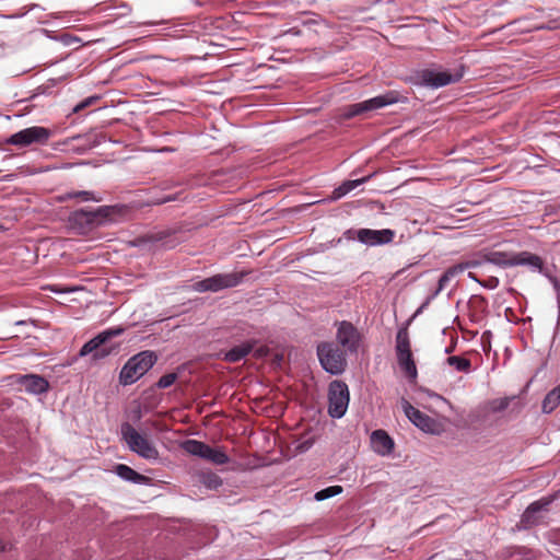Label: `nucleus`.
Returning a JSON list of instances; mask_svg holds the SVG:
<instances>
[{"label":"nucleus","mask_w":560,"mask_h":560,"mask_svg":"<svg viewBox=\"0 0 560 560\" xmlns=\"http://www.w3.org/2000/svg\"><path fill=\"white\" fill-rule=\"evenodd\" d=\"M158 361L154 351L144 350L127 360L119 373V383L124 386L136 383L148 373Z\"/></svg>","instance_id":"nucleus-1"},{"label":"nucleus","mask_w":560,"mask_h":560,"mask_svg":"<svg viewBox=\"0 0 560 560\" xmlns=\"http://www.w3.org/2000/svg\"><path fill=\"white\" fill-rule=\"evenodd\" d=\"M120 433L131 452L147 460L159 459L160 454L153 442L148 436L139 433L129 422L121 424Z\"/></svg>","instance_id":"nucleus-2"},{"label":"nucleus","mask_w":560,"mask_h":560,"mask_svg":"<svg viewBox=\"0 0 560 560\" xmlns=\"http://www.w3.org/2000/svg\"><path fill=\"white\" fill-rule=\"evenodd\" d=\"M395 352L399 368L410 382H415L418 371L411 352V342L408 326L400 327L396 334Z\"/></svg>","instance_id":"nucleus-3"},{"label":"nucleus","mask_w":560,"mask_h":560,"mask_svg":"<svg viewBox=\"0 0 560 560\" xmlns=\"http://www.w3.org/2000/svg\"><path fill=\"white\" fill-rule=\"evenodd\" d=\"M124 331L125 329L122 327H114L100 332L82 346L79 355L85 357L93 354L94 360L108 357L118 348L116 345H108V341L114 337L120 336Z\"/></svg>","instance_id":"nucleus-4"},{"label":"nucleus","mask_w":560,"mask_h":560,"mask_svg":"<svg viewBox=\"0 0 560 560\" xmlns=\"http://www.w3.org/2000/svg\"><path fill=\"white\" fill-rule=\"evenodd\" d=\"M347 353L331 341H323L317 346V357L320 365L331 375H340L346 371Z\"/></svg>","instance_id":"nucleus-5"},{"label":"nucleus","mask_w":560,"mask_h":560,"mask_svg":"<svg viewBox=\"0 0 560 560\" xmlns=\"http://www.w3.org/2000/svg\"><path fill=\"white\" fill-rule=\"evenodd\" d=\"M553 501L555 495H547L532 502L521 515L517 528L527 530L539 525H547L548 513Z\"/></svg>","instance_id":"nucleus-6"},{"label":"nucleus","mask_w":560,"mask_h":560,"mask_svg":"<svg viewBox=\"0 0 560 560\" xmlns=\"http://www.w3.org/2000/svg\"><path fill=\"white\" fill-rule=\"evenodd\" d=\"M248 271H235L230 273H217L212 277L197 281L192 284L196 292H218L238 285L248 275Z\"/></svg>","instance_id":"nucleus-7"},{"label":"nucleus","mask_w":560,"mask_h":560,"mask_svg":"<svg viewBox=\"0 0 560 560\" xmlns=\"http://www.w3.org/2000/svg\"><path fill=\"white\" fill-rule=\"evenodd\" d=\"M52 136V130L42 126H33L11 135L5 143L23 149L33 144L44 145Z\"/></svg>","instance_id":"nucleus-8"},{"label":"nucleus","mask_w":560,"mask_h":560,"mask_svg":"<svg viewBox=\"0 0 560 560\" xmlns=\"http://www.w3.org/2000/svg\"><path fill=\"white\" fill-rule=\"evenodd\" d=\"M350 400L348 385L342 381H332L328 388V415L340 419L345 416Z\"/></svg>","instance_id":"nucleus-9"},{"label":"nucleus","mask_w":560,"mask_h":560,"mask_svg":"<svg viewBox=\"0 0 560 560\" xmlns=\"http://www.w3.org/2000/svg\"><path fill=\"white\" fill-rule=\"evenodd\" d=\"M355 233V238L366 246H380L389 244L395 237V231L392 229L372 230V229H359V230H347L345 235L347 238H352L351 234Z\"/></svg>","instance_id":"nucleus-10"},{"label":"nucleus","mask_w":560,"mask_h":560,"mask_svg":"<svg viewBox=\"0 0 560 560\" xmlns=\"http://www.w3.org/2000/svg\"><path fill=\"white\" fill-rule=\"evenodd\" d=\"M336 340V345L341 347L345 352L357 353L360 348L361 334L352 323L342 320L337 324Z\"/></svg>","instance_id":"nucleus-11"},{"label":"nucleus","mask_w":560,"mask_h":560,"mask_svg":"<svg viewBox=\"0 0 560 560\" xmlns=\"http://www.w3.org/2000/svg\"><path fill=\"white\" fill-rule=\"evenodd\" d=\"M397 102H398L397 93L396 92H387L385 94L377 95L370 100L349 105L346 116L348 118L354 117V116L361 115L366 112H372V110L383 108L385 106L395 104Z\"/></svg>","instance_id":"nucleus-12"},{"label":"nucleus","mask_w":560,"mask_h":560,"mask_svg":"<svg viewBox=\"0 0 560 560\" xmlns=\"http://www.w3.org/2000/svg\"><path fill=\"white\" fill-rule=\"evenodd\" d=\"M401 406L407 418L421 431L431 434L440 433L441 424L435 419L415 408L406 399H402Z\"/></svg>","instance_id":"nucleus-13"},{"label":"nucleus","mask_w":560,"mask_h":560,"mask_svg":"<svg viewBox=\"0 0 560 560\" xmlns=\"http://www.w3.org/2000/svg\"><path fill=\"white\" fill-rule=\"evenodd\" d=\"M463 75V68L455 72L424 69L419 73V80L425 86L439 89L458 82Z\"/></svg>","instance_id":"nucleus-14"},{"label":"nucleus","mask_w":560,"mask_h":560,"mask_svg":"<svg viewBox=\"0 0 560 560\" xmlns=\"http://www.w3.org/2000/svg\"><path fill=\"white\" fill-rule=\"evenodd\" d=\"M535 22L532 24L530 30H558L560 28V10L548 9L539 10L538 14L534 18Z\"/></svg>","instance_id":"nucleus-15"},{"label":"nucleus","mask_w":560,"mask_h":560,"mask_svg":"<svg viewBox=\"0 0 560 560\" xmlns=\"http://www.w3.org/2000/svg\"><path fill=\"white\" fill-rule=\"evenodd\" d=\"M18 384L24 387L25 392L33 395H40L48 390V381L37 374H25L18 377Z\"/></svg>","instance_id":"nucleus-16"},{"label":"nucleus","mask_w":560,"mask_h":560,"mask_svg":"<svg viewBox=\"0 0 560 560\" xmlns=\"http://www.w3.org/2000/svg\"><path fill=\"white\" fill-rule=\"evenodd\" d=\"M526 266L533 272H544L545 262L542 258L527 250L513 254L512 267Z\"/></svg>","instance_id":"nucleus-17"},{"label":"nucleus","mask_w":560,"mask_h":560,"mask_svg":"<svg viewBox=\"0 0 560 560\" xmlns=\"http://www.w3.org/2000/svg\"><path fill=\"white\" fill-rule=\"evenodd\" d=\"M479 265H480L479 261L470 260V261L460 262V264H457L455 266L447 268L443 272V275L440 277L439 282H438V288L432 293V296H430L429 300L434 299L442 290H444V288L448 284V282L452 278L464 272L466 269L474 268Z\"/></svg>","instance_id":"nucleus-18"},{"label":"nucleus","mask_w":560,"mask_h":560,"mask_svg":"<svg viewBox=\"0 0 560 560\" xmlns=\"http://www.w3.org/2000/svg\"><path fill=\"white\" fill-rule=\"evenodd\" d=\"M394 440L384 430H375L371 434V446L372 450L382 456H386L394 451Z\"/></svg>","instance_id":"nucleus-19"},{"label":"nucleus","mask_w":560,"mask_h":560,"mask_svg":"<svg viewBox=\"0 0 560 560\" xmlns=\"http://www.w3.org/2000/svg\"><path fill=\"white\" fill-rule=\"evenodd\" d=\"M258 340L249 339L245 342L232 347L229 351L224 352L223 360L229 363H236L246 358L257 346Z\"/></svg>","instance_id":"nucleus-20"},{"label":"nucleus","mask_w":560,"mask_h":560,"mask_svg":"<svg viewBox=\"0 0 560 560\" xmlns=\"http://www.w3.org/2000/svg\"><path fill=\"white\" fill-rule=\"evenodd\" d=\"M93 217L94 214H91V210L80 209L70 214L69 221L73 226L85 230L96 225Z\"/></svg>","instance_id":"nucleus-21"},{"label":"nucleus","mask_w":560,"mask_h":560,"mask_svg":"<svg viewBox=\"0 0 560 560\" xmlns=\"http://www.w3.org/2000/svg\"><path fill=\"white\" fill-rule=\"evenodd\" d=\"M513 254L514 253L492 250L486 253L483 259L498 267L510 268L512 267Z\"/></svg>","instance_id":"nucleus-22"},{"label":"nucleus","mask_w":560,"mask_h":560,"mask_svg":"<svg viewBox=\"0 0 560 560\" xmlns=\"http://www.w3.org/2000/svg\"><path fill=\"white\" fill-rule=\"evenodd\" d=\"M115 472L121 479L133 483H144L145 481H148V477L137 472L135 469L125 464L116 465Z\"/></svg>","instance_id":"nucleus-23"},{"label":"nucleus","mask_w":560,"mask_h":560,"mask_svg":"<svg viewBox=\"0 0 560 560\" xmlns=\"http://www.w3.org/2000/svg\"><path fill=\"white\" fill-rule=\"evenodd\" d=\"M372 176H373V174L368 175L362 178L343 182L339 187L335 188V190L332 191V199L336 200V199H339V198L346 196L347 194H349L350 191L355 189L361 184L369 182L370 178H372Z\"/></svg>","instance_id":"nucleus-24"},{"label":"nucleus","mask_w":560,"mask_h":560,"mask_svg":"<svg viewBox=\"0 0 560 560\" xmlns=\"http://www.w3.org/2000/svg\"><path fill=\"white\" fill-rule=\"evenodd\" d=\"M208 444L198 440H186L180 443V448L189 455L202 458Z\"/></svg>","instance_id":"nucleus-25"},{"label":"nucleus","mask_w":560,"mask_h":560,"mask_svg":"<svg viewBox=\"0 0 560 560\" xmlns=\"http://www.w3.org/2000/svg\"><path fill=\"white\" fill-rule=\"evenodd\" d=\"M560 404V385L551 389L544 398L541 410L544 413H551Z\"/></svg>","instance_id":"nucleus-26"},{"label":"nucleus","mask_w":560,"mask_h":560,"mask_svg":"<svg viewBox=\"0 0 560 560\" xmlns=\"http://www.w3.org/2000/svg\"><path fill=\"white\" fill-rule=\"evenodd\" d=\"M198 480L202 486H205L209 490H217L223 485L221 477L212 471L199 472Z\"/></svg>","instance_id":"nucleus-27"},{"label":"nucleus","mask_w":560,"mask_h":560,"mask_svg":"<svg viewBox=\"0 0 560 560\" xmlns=\"http://www.w3.org/2000/svg\"><path fill=\"white\" fill-rule=\"evenodd\" d=\"M202 458L215 465H224L230 460V457L225 454L223 448H213L210 445L207 446Z\"/></svg>","instance_id":"nucleus-28"},{"label":"nucleus","mask_w":560,"mask_h":560,"mask_svg":"<svg viewBox=\"0 0 560 560\" xmlns=\"http://www.w3.org/2000/svg\"><path fill=\"white\" fill-rule=\"evenodd\" d=\"M446 363L453 366L456 371L469 373L471 370V362L469 359L459 355H452L446 359Z\"/></svg>","instance_id":"nucleus-29"},{"label":"nucleus","mask_w":560,"mask_h":560,"mask_svg":"<svg viewBox=\"0 0 560 560\" xmlns=\"http://www.w3.org/2000/svg\"><path fill=\"white\" fill-rule=\"evenodd\" d=\"M74 198H79L82 201H98L94 194L88 190L68 191L58 197L59 201H67Z\"/></svg>","instance_id":"nucleus-30"},{"label":"nucleus","mask_w":560,"mask_h":560,"mask_svg":"<svg viewBox=\"0 0 560 560\" xmlns=\"http://www.w3.org/2000/svg\"><path fill=\"white\" fill-rule=\"evenodd\" d=\"M342 491H343V489L341 486H330V487H327L325 489L317 491L314 494V499L316 501H324L326 499H329V498L340 494Z\"/></svg>","instance_id":"nucleus-31"},{"label":"nucleus","mask_w":560,"mask_h":560,"mask_svg":"<svg viewBox=\"0 0 560 560\" xmlns=\"http://www.w3.org/2000/svg\"><path fill=\"white\" fill-rule=\"evenodd\" d=\"M113 208L109 206H102L95 210H91V214H94V221L96 225L104 223L112 214Z\"/></svg>","instance_id":"nucleus-32"},{"label":"nucleus","mask_w":560,"mask_h":560,"mask_svg":"<svg viewBox=\"0 0 560 560\" xmlns=\"http://www.w3.org/2000/svg\"><path fill=\"white\" fill-rule=\"evenodd\" d=\"M511 560H532L534 558L533 551L525 547H514L510 553Z\"/></svg>","instance_id":"nucleus-33"},{"label":"nucleus","mask_w":560,"mask_h":560,"mask_svg":"<svg viewBox=\"0 0 560 560\" xmlns=\"http://www.w3.org/2000/svg\"><path fill=\"white\" fill-rule=\"evenodd\" d=\"M177 377H178L177 373H167V374L163 375L162 377H160V380L156 383V387L158 388H167L176 382Z\"/></svg>","instance_id":"nucleus-34"},{"label":"nucleus","mask_w":560,"mask_h":560,"mask_svg":"<svg viewBox=\"0 0 560 560\" xmlns=\"http://www.w3.org/2000/svg\"><path fill=\"white\" fill-rule=\"evenodd\" d=\"M97 100H98V96L86 97L85 100H83L82 102H80L79 104H77L73 107V112L79 113L82 109L86 108L88 106H91L92 104H94Z\"/></svg>","instance_id":"nucleus-35"},{"label":"nucleus","mask_w":560,"mask_h":560,"mask_svg":"<svg viewBox=\"0 0 560 560\" xmlns=\"http://www.w3.org/2000/svg\"><path fill=\"white\" fill-rule=\"evenodd\" d=\"M176 199H177V195H167V196H165L163 198H159V199L152 200L151 205L159 206V205H163V203H166V202H170V201H175Z\"/></svg>","instance_id":"nucleus-36"},{"label":"nucleus","mask_w":560,"mask_h":560,"mask_svg":"<svg viewBox=\"0 0 560 560\" xmlns=\"http://www.w3.org/2000/svg\"><path fill=\"white\" fill-rule=\"evenodd\" d=\"M254 352V357L257 358V359H260V358H264L268 354L269 352V349L265 346H260L258 348H254V350L252 351Z\"/></svg>","instance_id":"nucleus-37"},{"label":"nucleus","mask_w":560,"mask_h":560,"mask_svg":"<svg viewBox=\"0 0 560 560\" xmlns=\"http://www.w3.org/2000/svg\"><path fill=\"white\" fill-rule=\"evenodd\" d=\"M168 232H159L150 236V241L152 242H162L166 236H168Z\"/></svg>","instance_id":"nucleus-38"},{"label":"nucleus","mask_w":560,"mask_h":560,"mask_svg":"<svg viewBox=\"0 0 560 560\" xmlns=\"http://www.w3.org/2000/svg\"><path fill=\"white\" fill-rule=\"evenodd\" d=\"M546 276L548 277L550 282L552 283L557 296H560V281L556 277H552V276H549V275H546Z\"/></svg>","instance_id":"nucleus-39"},{"label":"nucleus","mask_w":560,"mask_h":560,"mask_svg":"<svg viewBox=\"0 0 560 560\" xmlns=\"http://www.w3.org/2000/svg\"><path fill=\"white\" fill-rule=\"evenodd\" d=\"M510 405V398L505 397L503 399L500 400V404L498 406V410H504L509 407Z\"/></svg>","instance_id":"nucleus-40"},{"label":"nucleus","mask_w":560,"mask_h":560,"mask_svg":"<svg viewBox=\"0 0 560 560\" xmlns=\"http://www.w3.org/2000/svg\"><path fill=\"white\" fill-rule=\"evenodd\" d=\"M287 33H290L293 35H300L301 31L293 27V28H290L289 31H287Z\"/></svg>","instance_id":"nucleus-41"},{"label":"nucleus","mask_w":560,"mask_h":560,"mask_svg":"<svg viewBox=\"0 0 560 560\" xmlns=\"http://www.w3.org/2000/svg\"><path fill=\"white\" fill-rule=\"evenodd\" d=\"M454 350V346L447 347L445 353H451Z\"/></svg>","instance_id":"nucleus-42"},{"label":"nucleus","mask_w":560,"mask_h":560,"mask_svg":"<svg viewBox=\"0 0 560 560\" xmlns=\"http://www.w3.org/2000/svg\"><path fill=\"white\" fill-rule=\"evenodd\" d=\"M24 324H26V322H25V320H19V322H16V325H24Z\"/></svg>","instance_id":"nucleus-43"},{"label":"nucleus","mask_w":560,"mask_h":560,"mask_svg":"<svg viewBox=\"0 0 560 560\" xmlns=\"http://www.w3.org/2000/svg\"><path fill=\"white\" fill-rule=\"evenodd\" d=\"M469 278L477 281L476 277L471 272L469 273Z\"/></svg>","instance_id":"nucleus-44"}]
</instances>
